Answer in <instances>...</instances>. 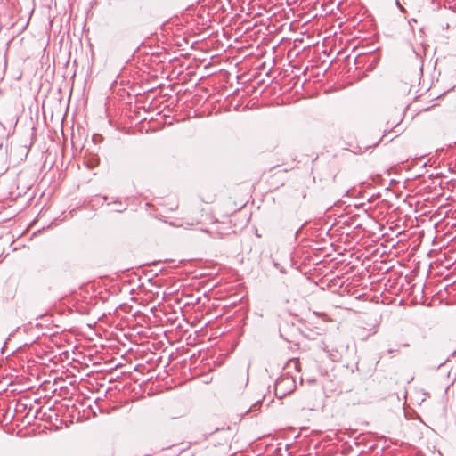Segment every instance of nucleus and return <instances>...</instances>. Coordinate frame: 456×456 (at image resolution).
Returning a JSON list of instances; mask_svg holds the SVG:
<instances>
[{
  "instance_id": "f257e3e1",
  "label": "nucleus",
  "mask_w": 456,
  "mask_h": 456,
  "mask_svg": "<svg viewBox=\"0 0 456 456\" xmlns=\"http://www.w3.org/2000/svg\"><path fill=\"white\" fill-rule=\"evenodd\" d=\"M284 381H289V379H283L282 380H281L277 385H281L282 382Z\"/></svg>"
}]
</instances>
